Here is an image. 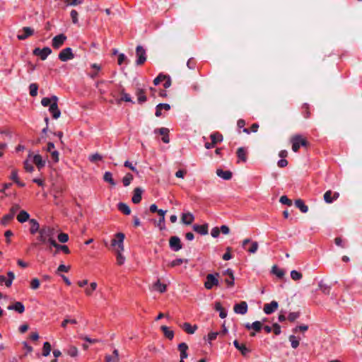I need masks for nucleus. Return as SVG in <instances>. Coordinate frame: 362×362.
Segmentation results:
<instances>
[{"label": "nucleus", "instance_id": "nucleus-1", "mask_svg": "<svg viewBox=\"0 0 362 362\" xmlns=\"http://www.w3.org/2000/svg\"><path fill=\"white\" fill-rule=\"evenodd\" d=\"M39 233L42 236L47 244L52 245V243L55 241V230L52 227L44 226L39 230Z\"/></svg>", "mask_w": 362, "mask_h": 362}, {"label": "nucleus", "instance_id": "nucleus-2", "mask_svg": "<svg viewBox=\"0 0 362 362\" xmlns=\"http://www.w3.org/2000/svg\"><path fill=\"white\" fill-rule=\"evenodd\" d=\"M291 142L292 144V150L294 152H297L300 146H306L308 144L307 140L301 135H294L291 139Z\"/></svg>", "mask_w": 362, "mask_h": 362}, {"label": "nucleus", "instance_id": "nucleus-3", "mask_svg": "<svg viewBox=\"0 0 362 362\" xmlns=\"http://www.w3.org/2000/svg\"><path fill=\"white\" fill-rule=\"evenodd\" d=\"M124 234L122 233H118L115 235V238L112 240L111 246L113 247L115 251H124Z\"/></svg>", "mask_w": 362, "mask_h": 362}, {"label": "nucleus", "instance_id": "nucleus-4", "mask_svg": "<svg viewBox=\"0 0 362 362\" xmlns=\"http://www.w3.org/2000/svg\"><path fill=\"white\" fill-rule=\"evenodd\" d=\"M218 273L207 274L206 277V281L204 282V287L206 289L210 290L214 286H218L219 284V281L218 279Z\"/></svg>", "mask_w": 362, "mask_h": 362}, {"label": "nucleus", "instance_id": "nucleus-5", "mask_svg": "<svg viewBox=\"0 0 362 362\" xmlns=\"http://www.w3.org/2000/svg\"><path fill=\"white\" fill-rule=\"evenodd\" d=\"M20 209V206L18 204H13L10 210L9 213L4 215L3 218L1 219L0 223L2 226H6L8 224V223L13 218L15 214Z\"/></svg>", "mask_w": 362, "mask_h": 362}, {"label": "nucleus", "instance_id": "nucleus-6", "mask_svg": "<svg viewBox=\"0 0 362 362\" xmlns=\"http://www.w3.org/2000/svg\"><path fill=\"white\" fill-rule=\"evenodd\" d=\"M52 100L53 103L50 105L49 111L54 119H58L61 115V112L57 105L58 98L56 95H53Z\"/></svg>", "mask_w": 362, "mask_h": 362}, {"label": "nucleus", "instance_id": "nucleus-7", "mask_svg": "<svg viewBox=\"0 0 362 362\" xmlns=\"http://www.w3.org/2000/svg\"><path fill=\"white\" fill-rule=\"evenodd\" d=\"M136 54L137 59L136 61V65H142L146 60V51L141 45H138L136 48Z\"/></svg>", "mask_w": 362, "mask_h": 362}, {"label": "nucleus", "instance_id": "nucleus-8", "mask_svg": "<svg viewBox=\"0 0 362 362\" xmlns=\"http://www.w3.org/2000/svg\"><path fill=\"white\" fill-rule=\"evenodd\" d=\"M58 57L62 62H67L74 59V54L72 52L71 48L66 47L60 52Z\"/></svg>", "mask_w": 362, "mask_h": 362}, {"label": "nucleus", "instance_id": "nucleus-9", "mask_svg": "<svg viewBox=\"0 0 362 362\" xmlns=\"http://www.w3.org/2000/svg\"><path fill=\"white\" fill-rule=\"evenodd\" d=\"M169 246L175 252H177L182 248L181 240L177 236L170 237L169 239Z\"/></svg>", "mask_w": 362, "mask_h": 362}, {"label": "nucleus", "instance_id": "nucleus-10", "mask_svg": "<svg viewBox=\"0 0 362 362\" xmlns=\"http://www.w3.org/2000/svg\"><path fill=\"white\" fill-rule=\"evenodd\" d=\"M33 53L35 56H39L42 60H45L48 55L52 53V49L48 47H45L43 49L37 47L33 50Z\"/></svg>", "mask_w": 362, "mask_h": 362}, {"label": "nucleus", "instance_id": "nucleus-11", "mask_svg": "<svg viewBox=\"0 0 362 362\" xmlns=\"http://www.w3.org/2000/svg\"><path fill=\"white\" fill-rule=\"evenodd\" d=\"M66 36L64 34L56 35L52 39V45L54 49H59L66 41Z\"/></svg>", "mask_w": 362, "mask_h": 362}, {"label": "nucleus", "instance_id": "nucleus-12", "mask_svg": "<svg viewBox=\"0 0 362 362\" xmlns=\"http://www.w3.org/2000/svg\"><path fill=\"white\" fill-rule=\"evenodd\" d=\"M21 32H22V33L18 34L17 37L20 40H24L33 35L34 30L30 27H23Z\"/></svg>", "mask_w": 362, "mask_h": 362}, {"label": "nucleus", "instance_id": "nucleus-13", "mask_svg": "<svg viewBox=\"0 0 362 362\" xmlns=\"http://www.w3.org/2000/svg\"><path fill=\"white\" fill-rule=\"evenodd\" d=\"M233 310L237 314L245 315L247 312V304L245 301H242L240 303L235 304L233 307Z\"/></svg>", "mask_w": 362, "mask_h": 362}, {"label": "nucleus", "instance_id": "nucleus-14", "mask_svg": "<svg viewBox=\"0 0 362 362\" xmlns=\"http://www.w3.org/2000/svg\"><path fill=\"white\" fill-rule=\"evenodd\" d=\"M278 307V303L276 300H272L270 303L264 304L263 310L264 313L269 315L273 313L276 310H277Z\"/></svg>", "mask_w": 362, "mask_h": 362}, {"label": "nucleus", "instance_id": "nucleus-15", "mask_svg": "<svg viewBox=\"0 0 362 362\" xmlns=\"http://www.w3.org/2000/svg\"><path fill=\"white\" fill-rule=\"evenodd\" d=\"M339 197V194L338 192L332 193L331 190H328L324 194V200L326 203L331 204L333 201L337 199Z\"/></svg>", "mask_w": 362, "mask_h": 362}, {"label": "nucleus", "instance_id": "nucleus-16", "mask_svg": "<svg viewBox=\"0 0 362 362\" xmlns=\"http://www.w3.org/2000/svg\"><path fill=\"white\" fill-rule=\"evenodd\" d=\"M194 220V216L191 212L183 213L181 216V223L185 225H191Z\"/></svg>", "mask_w": 362, "mask_h": 362}, {"label": "nucleus", "instance_id": "nucleus-17", "mask_svg": "<svg viewBox=\"0 0 362 362\" xmlns=\"http://www.w3.org/2000/svg\"><path fill=\"white\" fill-rule=\"evenodd\" d=\"M215 136L218 137V141L223 140V136L221 134H219L218 132L211 134L210 136L211 142H210V143L206 142L204 145V146L206 149H210L215 146V145H216Z\"/></svg>", "mask_w": 362, "mask_h": 362}, {"label": "nucleus", "instance_id": "nucleus-18", "mask_svg": "<svg viewBox=\"0 0 362 362\" xmlns=\"http://www.w3.org/2000/svg\"><path fill=\"white\" fill-rule=\"evenodd\" d=\"M7 309L9 310H15L18 313H20V314L24 313V311H25V307H24L23 304L19 301H16L13 304L9 305L7 307Z\"/></svg>", "mask_w": 362, "mask_h": 362}, {"label": "nucleus", "instance_id": "nucleus-19", "mask_svg": "<svg viewBox=\"0 0 362 362\" xmlns=\"http://www.w3.org/2000/svg\"><path fill=\"white\" fill-rule=\"evenodd\" d=\"M236 154H237V156L238 158V162L242 161L243 163H245L247 161V150L244 147H239L237 149Z\"/></svg>", "mask_w": 362, "mask_h": 362}, {"label": "nucleus", "instance_id": "nucleus-20", "mask_svg": "<svg viewBox=\"0 0 362 362\" xmlns=\"http://www.w3.org/2000/svg\"><path fill=\"white\" fill-rule=\"evenodd\" d=\"M193 230L201 234V235H206L208 234V224H203V225H197L194 224L193 226Z\"/></svg>", "mask_w": 362, "mask_h": 362}, {"label": "nucleus", "instance_id": "nucleus-21", "mask_svg": "<svg viewBox=\"0 0 362 362\" xmlns=\"http://www.w3.org/2000/svg\"><path fill=\"white\" fill-rule=\"evenodd\" d=\"M142 189L140 187H136L134 189V194L132 197V202L134 204H139L141 200Z\"/></svg>", "mask_w": 362, "mask_h": 362}, {"label": "nucleus", "instance_id": "nucleus-22", "mask_svg": "<svg viewBox=\"0 0 362 362\" xmlns=\"http://www.w3.org/2000/svg\"><path fill=\"white\" fill-rule=\"evenodd\" d=\"M217 176L225 180H229L232 177V173L230 170H223L222 169L216 170Z\"/></svg>", "mask_w": 362, "mask_h": 362}, {"label": "nucleus", "instance_id": "nucleus-23", "mask_svg": "<svg viewBox=\"0 0 362 362\" xmlns=\"http://www.w3.org/2000/svg\"><path fill=\"white\" fill-rule=\"evenodd\" d=\"M187 349H188V346L185 342L180 343L178 345V350L180 352V358L185 359V358H187V356H188V354L187 353Z\"/></svg>", "mask_w": 362, "mask_h": 362}, {"label": "nucleus", "instance_id": "nucleus-24", "mask_svg": "<svg viewBox=\"0 0 362 362\" xmlns=\"http://www.w3.org/2000/svg\"><path fill=\"white\" fill-rule=\"evenodd\" d=\"M181 327L182 329L186 332L187 334H192L195 332V331L197 329L198 327L194 325V326H192L189 322H185Z\"/></svg>", "mask_w": 362, "mask_h": 362}, {"label": "nucleus", "instance_id": "nucleus-25", "mask_svg": "<svg viewBox=\"0 0 362 362\" xmlns=\"http://www.w3.org/2000/svg\"><path fill=\"white\" fill-rule=\"evenodd\" d=\"M105 362H117L119 361V352L117 349H115L112 353V356L106 355L105 357Z\"/></svg>", "mask_w": 362, "mask_h": 362}, {"label": "nucleus", "instance_id": "nucleus-26", "mask_svg": "<svg viewBox=\"0 0 362 362\" xmlns=\"http://www.w3.org/2000/svg\"><path fill=\"white\" fill-rule=\"evenodd\" d=\"M33 163L37 165L38 169H41L45 165V161L42 160V156L39 154L33 156Z\"/></svg>", "mask_w": 362, "mask_h": 362}, {"label": "nucleus", "instance_id": "nucleus-27", "mask_svg": "<svg viewBox=\"0 0 362 362\" xmlns=\"http://www.w3.org/2000/svg\"><path fill=\"white\" fill-rule=\"evenodd\" d=\"M295 205L303 213H307L308 211V206L305 205L303 201L300 199L296 200Z\"/></svg>", "mask_w": 362, "mask_h": 362}, {"label": "nucleus", "instance_id": "nucleus-28", "mask_svg": "<svg viewBox=\"0 0 362 362\" xmlns=\"http://www.w3.org/2000/svg\"><path fill=\"white\" fill-rule=\"evenodd\" d=\"M29 218H30L29 214L24 210L21 211L20 213L17 216V220L20 223H24V222L27 221L28 220H29Z\"/></svg>", "mask_w": 362, "mask_h": 362}, {"label": "nucleus", "instance_id": "nucleus-29", "mask_svg": "<svg viewBox=\"0 0 362 362\" xmlns=\"http://www.w3.org/2000/svg\"><path fill=\"white\" fill-rule=\"evenodd\" d=\"M30 223L31 224V227L30 228V233L35 234L37 232L39 233V230H40V225H39L38 222L35 219H30Z\"/></svg>", "mask_w": 362, "mask_h": 362}, {"label": "nucleus", "instance_id": "nucleus-30", "mask_svg": "<svg viewBox=\"0 0 362 362\" xmlns=\"http://www.w3.org/2000/svg\"><path fill=\"white\" fill-rule=\"evenodd\" d=\"M118 209L125 215H129L131 214V209L129 206L124 203H119Z\"/></svg>", "mask_w": 362, "mask_h": 362}, {"label": "nucleus", "instance_id": "nucleus-31", "mask_svg": "<svg viewBox=\"0 0 362 362\" xmlns=\"http://www.w3.org/2000/svg\"><path fill=\"white\" fill-rule=\"evenodd\" d=\"M137 100L139 103H143L146 101L147 98L145 95V91L143 89H138L136 92Z\"/></svg>", "mask_w": 362, "mask_h": 362}, {"label": "nucleus", "instance_id": "nucleus-32", "mask_svg": "<svg viewBox=\"0 0 362 362\" xmlns=\"http://www.w3.org/2000/svg\"><path fill=\"white\" fill-rule=\"evenodd\" d=\"M54 247H55L57 250H62L63 251L65 254H69L70 253V250L69 249V247L65 245H59L58 244L56 240L52 243V245Z\"/></svg>", "mask_w": 362, "mask_h": 362}, {"label": "nucleus", "instance_id": "nucleus-33", "mask_svg": "<svg viewBox=\"0 0 362 362\" xmlns=\"http://www.w3.org/2000/svg\"><path fill=\"white\" fill-rule=\"evenodd\" d=\"M160 328L166 338H168L169 339H173V337H174L173 331L170 330L169 328L165 325L161 326Z\"/></svg>", "mask_w": 362, "mask_h": 362}, {"label": "nucleus", "instance_id": "nucleus-34", "mask_svg": "<svg viewBox=\"0 0 362 362\" xmlns=\"http://www.w3.org/2000/svg\"><path fill=\"white\" fill-rule=\"evenodd\" d=\"M103 180L105 182L110 183L112 186H115L116 185L115 180L112 178V175L110 172L105 173L103 175Z\"/></svg>", "mask_w": 362, "mask_h": 362}, {"label": "nucleus", "instance_id": "nucleus-35", "mask_svg": "<svg viewBox=\"0 0 362 362\" xmlns=\"http://www.w3.org/2000/svg\"><path fill=\"white\" fill-rule=\"evenodd\" d=\"M153 288L158 290L160 293H164L166 291V285L161 284L160 280H158L154 284Z\"/></svg>", "mask_w": 362, "mask_h": 362}, {"label": "nucleus", "instance_id": "nucleus-36", "mask_svg": "<svg viewBox=\"0 0 362 362\" xmlns=\"http://www.w3.org/2000/svg\"><path fill=\"white\" fill-rule=\"evenodd\" d=\"M272 272L280 279L283 278L285 274L284 271L279 269L276 265L272 267Z\"/></svg>", "mask_w": 362, "mask_h": 362}, {"label": "nucleus", "instance_id": "nucleus-37", "mask_svg": "<svg viewBox=\"0 0 362 362\" xmlns=\"http://www.w3.org/2000/svg\"><path fill=\"white\" fill-rule=\"evenodd\" d=\"M38 85L35 83H31L29 86L30 95L32 97H35L37 95Z\"/></svg>", "mask_w": 362, "mask_h": 362}, {"label": "nucleus", "instance_id": "nucleus-38", "mask_svg": "<svg viewBox=\"0 0 362 362\" xmlns=\"http://www.w3.org/2000/svg\"><path fill=\"white\" fill-rule=\"evenodd\" d=\"M133 180V175L131 173H127L122 179L124 186L127 187Z\"/></svg>", "mask_w": 362, "mask_h": 362}, {"label": "nucleus", "instance_id": "nucleus-39", "mask_svg": "<svg viewBox=\"0 0 362 362\" xmlns=\"http://www.w3.org/2000/svg\"><path fill=\"white\" fill-rule=\"evenodd\" d=\"M51 351V344L46 341L43 344V349H42V355L44 356H47L49 355Z\"/></svg>", "mask_w": 362, "mask_h": 362}, {"label": "nucleus", "instance_id": "nucleus-40", "mask_svg": "<svg viewBox=\"0 0 362 362\" xmlns=\"http://www.w3.org/2000/svg\"><path fill=\"white\" fill-rule=\"evenodd\" d=\"M123 251H115L117 256V263L119 265H122L124 262L125 257L122 255Z\"/></svg>", "mask_w": 362, "mask_h": 362}, {"label": "nucleus", "instance_id": "nucleus-41", "mask_svg": "<svg viewBox=\"0 0 362 362\" xmlns=\"http://www.w3.org/2000/svg\"><path fill=\"white\" fill-rule=\"evenodd\" d=\"M291 277L293 280L298 281L303 278V275L300 272L296 270H293L291 272Z\"/></svg>", "mask_w": 362, "mask_h": 362}, {"label": "nucleus", "instance_id": "nucleus-42", "mask_svg": "<svg viewBox=\"0 0 362 362\" xmlns=\"http://www.w3.org/2000/svg\"><path fill=\"white\" fill-rule=\"evenodd\" d=\"M184 262H187V260L181 258L176 259L169 263L168 266L170 267H175L182 264Z\"/></svg>", "mask_w": 362, "mask_h": 362}, {"label": "nucleus", "instance_id": "nucleus-43", "mask_svg": "<svg viewBox=\"0 0 362 362\" xmlns=\"http://www.w3.org/2000/svg\"><path fill=\"white\" fill-rule=\"evenodd\" d=\"M251 327H252V329L255 332H259L262 327V323L260 321H255L251 324Z\"/></svg>", "mask_w": 362, "mask_h": 362}, {"label": "nucleus", "instance_id": "nucleus-44", "mask_svg": "<svg viewBox=\"0 0 362 362\" xmlns=\"http://www.w3.org/2000/svg\"><path fill=\"white\" fill-rule=\"evenodd\" d=\"M66 353L71 357H75L78 355V349L76 346H71L67 349Z\"/></svg>", "mask_w": 362, "mask_h": 362}, {"label": "nucleus", "instance_id": "nucleus-45", "mask_svg": "<svg viewBox=\"0 0 362 362\" xmlns=\"http://www.w3.org/2000/svg\"><path fill=\"white\" fill-rule=\"evenodd\" d=\"M8 279H6V286L10 287L12 284L13 280L15 279V274L13 272H8L7 273Z\"/></svg>", "mask_w": 362, "mask_h": 362}, {"label": "nucleus", "instance_id": "nucleus-46", "mask_svg": "<svg viewBox=\"0 0 362 362\" xmlns=\"http://www.w3.org/2000/svg\"><path fill=\"white\" fill-rule=\"evenodd\" d=\"M97 284L95 282H92L90 284V287L87 288L85 291L87 296H91L92 293L96 289Z\"/></svg>", "mask_w": 362, "mask_h": 362}, {"label": "nucleus", "instance_id": "nucleus-47", "mask_svg": "<svg viewBox=\"0 0 362 362\" xmlns=\"http://www.w3.org/2000/svg\"><path fill=\"white\" fill-rule=\"evenodd\" d=\"M258 128H259V124L257 123H254L250 127V130L249 129H247V128H244L243 129V132H245L246 134H250V132H257V130H258Z\"/></svg>", "mask_w": 362, "mask_h": 362}, {"label": "nucleus", "instance_id": "nucleus-48", "mask_svg": "<svg viewBox=\"0 0 362 362\" xmlns=\"http://www.w3.org/2000/svg\"><path fill=\"white\" fill-rule=\"evenodd\" d=\"M289 341L291 342V346L293 349H296L299 345V341L296 339L294 335H291L289 337Z\"/></svg>", "mask_w": 362, "mask_h": 362}, {"label": "nucleus", "instance_id": "nucleus-49", "mask_svg": "<svg viewBox=\"0 0 362 362\" xmlns=\"http://www.w3.org/2000/svg\"><path fill=\"white\" fill-rule=\"evenodd\" d=\"M238 350H239L244 356H246L250 352V349L246 347L245 344H241Z\"/></svg>", "mask_w": 362, "mask_h": 362}, {"label": "nucleus", "instance_id": "nucleus-50", "mask_svg": "<svg viewBox=\"0 0 362 362\" xmlns=\"http://www.w3.org/2000/svg\"><path fill=\"white\" fill-rule=\"evenodd\" d=\"M57 238L59 241L62 243H66L69 240V235L64 233H59Z\"/></svg>", "mask_w": 362, "mask_h": 362}, {"label": "nucleus", "instance_id": "nucleus-51", "mask_svg": "<svg viewBox=\"0 0 362 362\" xmlns=\"http://www.w3.org/2000/svg\"><path fill=\"white\" fill-rule=\"evenodd\" d=\"M40 282L38 279L35 278L32 279L30 282V288L33 290H36L40 287Z\"/></svg>", "mask_w": 362, "mask_h": 362}, {"label": "nucleus", "instance_id": "nucleus-52", "mask_svg": "<svg viewBox=\"0 0 362 362\" xmlns=\"http://www.w3.org/2000/svg\"><path fill=\"white\" fill-rule=\"evenodd\" d=\"M279 202L283 204L288 206L292 205V201L288 199L286 195H283L280 197Z\"/></svg>", "mask_w": 362, "mask_h": 362}, {"label": "nucleus", "instance_id": "nucleus-53", "mask_svg": "<svg viewBox=\"0 0 362 362\" xmlns=\"http://www.w3.org/2000/svg\"><path fill=\"white\" fill-rule=\"evenodd\" d=\"M103 159V156L99 153H95L93 155H90L89 156V160L90 162L95 163L98 160H101Z\"/></svg>", "mask_w": 362, "mask_h": 362}, {"label": "nucleus", "instance_id": "nucleus-54", "mask_svg": "<svg viewBox=\"0 0 362 362\" xmlns=\"http://www.w3.org/2000/svg\"><path fill=\"white\" fill-rule=\"evenodd\" d=\"M53 103L52 96L51 98H43L41 100V104L44 107L50 106Z\"/></svg>", "mask_w": 362, "mask_h": 362}, {"label": "nucleus", "instance_id": "nucleus-55", "mask_svg": "<svg viewBox=\"0 0 362 362\" xmlns=\"http://www.w3.org/2000/svg\"><path fill=\"white\" fill-rule=\"evenodd\" d=\"M166 78V75L163 74H160L156 78L153 80V84L155 86L158 85L161 81H164Z\"/></svg>", "mask_w": 362, "mask_h": 362}, {"label": "nucleus", "instance_id": "nucleus-56", "mask_svg": "<svg viewBox=\"0 0 362 362\" xmlns=\"http://www.w3.org/2000/svg\"><path fill=\"white\" fill-rule=\"evenodd\" d=\"M121 95H122V97L119 99V101L123 100V101H125V102H132L130 95L129 94L126 93L124 91V90H122L121 91Z\"/></svg>", "mask_w": 362, "mask_h": 362}, {"label": "nucleus", "instance_id": "nucleus-57", "mask_svg": "<svg viewBox=\"0 0 362 362\" xmlns=\"http://www.w3.org/2000/svg\"><path fill=\"white\" fill-rule=\"evenodd\" d=\"M258 247H259V245H258L257 242H252L250 247L247 250V251L250 253L254 254L257 251Z\"/></svg>", "mask_w": 362, "mask_h": 362}, {"label": "nucleus", "instance_id": "nucleus-58", "mask_svg": "<svg viewBox=\"0 0 362 362\" xmlns=\"http://www.w3.org/2000/svg\"><path fill=\"white\" fill-rule=\"evenodd\" d=\"M154 133L157 134L159 133L160 134L163 135V136L169 133V129L165 127H161L160 129H156L154 130Z\"/></svg>", "mask_w": 362, "mask_h": 362}, {"label": "nucleus", "instance_id": "nucleus-59", "mask_svg": "<svg viewBox=\"0 0 362 362\" xmlns=\"http://www.w3.org/2000/svg\"><path fill=\"white\" fill-rule=\"evenodd\" d=\"M303 112V116L305 119L308 118L310 117V112L309 111V107L308 104H304L302 107Z\"/></svg>", "mask_w": 362, "mask_h": 362}, {"label": "nucleus", "instance_id": "nucleus-60", "mask_svg": "<svg viewBox=\"0 0 362 362\" xmlns=\"http://www.w3.org/2000/svg\"><path fill=\"white\" fill-rule=\"evenodd\" d=\"M71 18L72 20L73 23L76 24L78 23V12L76 10H72L71 11Z\"/></svg>", "mask_w": 362, "mask_h": 362}, {"label": "nucleus", "instance_id": "nucleus-61", "mask_svg": "<svg viewBox=\"0 0 362 362\" xmlns=\"http://www.w3.org/2000/svg\"><path fill=\"white\" fill-rule=\"evenodd\" d=\"M83 0H66V4L67 6H76L82 4Z\"/></svg>", "mask_w": 362, "mask_h": 362}, {"label": "nucleus", "instance_id": "nucleus-62", "mask_svg": "<svg viewBox=\"0 0 362 362\" xmlns=\"http://www.w3.org/2000/svg\"><path fill=\"white\" fill-rule=\"evenodd\" d=\"M300 316L299 313H291L288 316V320L291 322L295 321Z\"/></svg>", "mask_w": 362, "mask_h": 362}, {"label": "nucleus", "instance_id": "nucleus-63", "mask_svg": "<svg viewBox=\"0 0 362 362\" xmlns=\"http://www.w3.org/2000/svg\"><path fill=\"white\" fill-rule=\"evenodd\" d=\"M70 269L69 266H66L64 264H60L57 268V272H68Z\"/></svg>", "mask_w": 362, "mask_h": 362}, {"label": "nucleus", "instance_id": "nucleus-64", "mask_svg": "<svg viewBox=\"0 0 362 362\" xmlns=\"http://www.w3.org/2000/svg\"><path fill=\"white\" fill-rule=\"evenodd\" d=\"M230 250H231V248L228 247L226 248V252L223 255V259L224 260H229L232 258V256L230 255Z\"/></svg>", "mask_w": 362, "mask_h": 362}]
</instances>
